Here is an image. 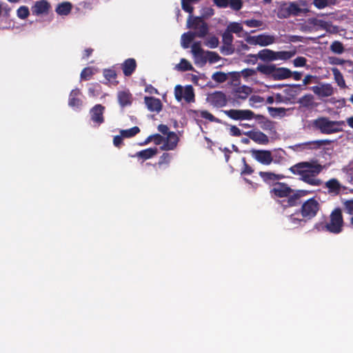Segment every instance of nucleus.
I'll list each match as a JSON object with an SVG mask.
<instances>
[{
	"label": "nucleus",
	"mask_w": 353,
	"mask_h": 353,
	"mask_svg": "<svg viewBox=\"0 0 353 353\" xmlns=\"http://www.w3.org/2000/svg\"><path fill=\"white\" fill-rule=\"evenodd\" d=\"M259 175L263 179V181L268 184H272L275 182H279V180L283 179L285 178L284 175L280 174H274L271 172H263L261 171L259 172Z\"/></svg>",
	"instance_id": "22"
},
{
	"label": "nucleus",
	"mask_w": 353,
	"mask_h": 353,
	"mask_svg": "<svg viewBox=\"0 0 353 353\" xmlns=\"http://www.w3.org/2000/svg\"><path fill=\"white\" fill-rule=\"evenodd\" d=\"M252 92V88L248 86H241L238 88L233 94V104L239 103V100H245Z\"/></svg>",
	"instance_id": "20"
},
{
	"label": "nucleus",
	"mask_w": 353,
	"mask_h": 353,
	"mask_svg": "<svg viewBox=\"0 0 353 353\" xmlns=\"http://www.w3.org/2000/svg\"><path fill=\"white\" fill-rule=\"evenodd\" d=\"M254 118L258 121L263 130L270 132L275 131V122L269 120L262 114H254Z\"/></svg>",
	"instance_id": "21"
},
{
	"label": "nucleus",
	"mask_w": 353,
	"mask_h": 353,
	"mask_svg": "<svg viewBox=\"0 0 353 353\" xmlns=\"http://www.w3.org/2000/svg\"><path fill=\"white\" fill-rule=\"evenodd\" d=\"M207 54H208V58L206 57V59L211 63H216V62L219 61L221 59V57L218 54V53H216L215 52L208 51L207 52Z\"/></svg>",
	"instance_id": "54"
},
{
	"label": "nucleus",
	"mask_w": 353,
	"mask_h": 353,
	"mask_svg": "<svg viewBox=\"0 0 353 353\" xmlns=\"http://www.w3.org/2000/svg\"><path fill=\"white\" fill-rule=\"evenodd\" d=\"M228 6L234 11L240 10L243 7L242 0H228Z\"/></svg>",
	"instance_id": "49"
},
{
	"label": "nucleus",
	"mask_w": 353,
	"mask_h": 353,
	"mask_svg": "<svg viewBox=\"0 0 353 353\" xmlns=\"http://www.w3.org/2000/svg\"><path fill=\"white\" fill-rule=\"evenodd\" d=\"M145 103L150 112L159 113L162 110V103L159 99L153 97H145Z\"/></svg>",
	"instance_id": "18"
},
{
	"label": "nucleus",
	"mask_w": 353,
	"mask_h": 353,
	"mask_svg": "<svg viewBox=\"0 0 353 353\" xmlns=\"http://www.w3.org/2000/svg\"><path fill=\"white\" fill-rule=\"evenodd\" d=\"M301 85L299 84H293L292 85L288 86L286 89L283 90V93L285 94L287 98H289V101L292 99H294L298 95V89H300Z\"/></svg>",
	"instance_id": "32"
},
{
	"label": "nucleus",
	"mask_w": 353,
	"mask_h": 353,
	"mask_svg": "<svg viewBox=\"0 0 353 353\" xmlns=\"http://www.w3.org/2000/svg\"><path fill=\"white\" fill-rule=\"evenodd\" d=\"M244 23L250 28H259L262 26L263 22L256 19H248L245 20Z\"/></svg>",
	"instance_id": "56"
},
{
	"label": "nucleus",
	"mask_w": 353,
	"mask_h": 353,
	"mask_svg": "<svg viewBox=\"0 0 353 353\" xmlns=\"http://www.w3.org/2000/svg\"><path fill=\"white\" fill-rule=\"evenodd\" d=\"M244 134L258 144L267 145L269 143L268 137L261 131L250 130Z\"/></svg>",
	"instance_id": "16"
},
{
	"label": "nucleus",
	"mask_w": 353,
	"mask_h": 353,
	"mask_svg": "<svg viewBox=\"0 0 353 353\" xmlns=\"http://www.w3.org/2000/svg\"><path fill=\"white\" fill-rule=\"evenodd\" d=\"M289 6L292 16H300L309 12L308 3L305 0H297L290 2Z\"/></svg>",
	"instance_id": "11"
},
{
	"label": "nucleus",
	"mask_w": 353,
	"mask_h": 353,
	"mask_svg": "<svg viewBox=\"0 0 353 353\" xmlns=\"http://www.w3.org/2000/svg\"><path fill=\"white\" fill-rule=\"evenodd\" d=\"M332 141L329 139L316 140L312 141L305 142L301 144L304 149H319L323 145H330Z\"/></svg>",
	"instance_id": "26"
},
{
	"label": "nucleus",
	"mask_w": 353,
	"mask_h": 353,
	"mask_svg": "<svg viewBox=\"0 0 353 353\" xmlns=\"http://www.w3.org/2000/svg\"><path fill=\"white\" fill-rule=\"evenodd\" d=\"M275 101L277 103H288L289 102V98H287L285 96H283L280 93H276L275 94Z\"/></svg>",
	"instance_id": "64"
},
{
	"label": "nucleus",
	"mask_w": 353,
	"mask_h": 353,
	"mask_svg": "<svg viewBox=\"0 0 353 353\" xmlns=\"http://www.w3.org/2000/svg\"><path fill=\"white\" fill-rule=\"evenodd\" d=\"M184 89L181 85H177L174 88V96L178 101H181L183 99Z\"/></svg>",
	"instance_id": "55"
},
{
	"label": "nucleus",
	"mask_w": 353,
	"mask_h": 353,
	"mask_svg": "<svg viewBox=\"0 0 353 353\" xmlns=\"http://www.w3.org/2000/svg\"><path fill=\"white\" fill-rule=\"evenodd\" d=\"M206 101L214 108L225 107L228 103V99L225 93L221 91H214L209 94Z\"/></svg>",
	"instance_id": "8"
},
{
	"label": "nucleus",
	"mask_w": 353,
	"mask_h": 353,
	"mask_svg": "<svg viewBox=\"0 0 353 353\" xmlns=\"http://www.w3.org/2000/svg\"><path fill=\"white\" fill-rule=\"evenodd\" d=\"M320 208V203L313 197L307 199L302 204L300 212L303 218L312 219L316 216Z\"/></svg>",
	"instance_id": "6"
},
{
	"label": "nucleus",
	"mask_w": 353,
	"mask_h": 353,
	"mask_svg": "<svg viewBox=\"0 0 353 353\" xmlns=\"http://www.w3.org/2000/svg\"><path fill=\"white\" fill-rule=\"evenodd\" d=\"M245 41L251 45L268 46L275 43L276 37L274 35L263 33L257 36H248Z\"/></svg>",
	"instance_id": "7"
},
{
	"label": "nucleus",
	"mask_w": 353,
	"mask_h": 353,
	"mask_svg": "<svg viewBox=\"0 0 353 353\" xmlns=\"http://www.w3.org/2000/svg\"><path fill=\"white\" fill-rule=\"evenodd\" d=\"M296 54V51H279L276 52V60L281 59V60H288L291 59L292 57H294Z\"/></svg>",
	"instance_id": "43"
},
{
	"label": "nucleus",
	"mask_w": 353,
	"mask_h": 353,
	"mask_svg": "<svg viewBox=\"0 0 353 353\" xmlns=\"http://www.w3.org/2000/svg\"><path fill=\"white\" fill-rule=\"evenodd\" d=\"M314 97L311 94H307L299 99L298 103L303 107L309 108L313 104Z\"/></svg>",
	"instance_id": "40"
},
{
	"label": "nucleus",
	"mask_w": 353,
	"mask_h": 353,
	"mask_svg": "<svg viewBox=\"0 0 353 353\" xmlns=\"http://www.w3.org/2000/svg\"><path fill=\"white\" fill-rule=\"evenodd\" d=\"M72 8L71 3L63 2L57 6L56 12L59 15H68L71 12Z\"/></svg>",
	"instance_id": "33"
},
{
	"label": "nucleus",
	"mask_w": 353,
	"mask_h": 353,
	"mask_svg": "<svg viewBox=\"0 0 353 353\" xmlns=\"http://www.w3.org/2000/svg\"><path fill=\"white\" fill-rule=\"evenodd\" d=\"M171 159V155L169 153L165 152L163 153L159 161V164H168Z\"/></svg>",
	"instance_id": "62"
},
{
	"label": "nucleus",
	"mask_w": 353,
	"mask_h": 353,
	"mask_svg": "<svg viewBox=\"0 0 353 353\" xmlns=\"http://www.w3.org/2000/svg\"><path fill=\"white\" fill-rule=\"evenodd\" d=\"M323 168L317 161H311L297 163L289 170L293 174L299 176L303 182L312 186H320L323 182L318 176Z\"/></svg>",
	"instance_id": "2"
},
{
	"label": "nucleus",
	"mask_w": 353,
	"mask_h": 353,
	"mask_svg": "<svg viewBox=\"0 0 353 353\" xmlns=\"http://www.w3.org/2000/svg\"><path fill=\"white\" fill-rule=\"evenodd\" d=\"M292 77V71L287 68H276L273 74L274 80H283Z\"/></svg>",
	"instance_id": "25"
},
{
	"label": "nucleus",
	"mask_w": 353,
	"mask_h": 353,
	"mask_svg": "<svg viewBox=\"0 0 353 353\" xmlns=\"http://www.w3.org/2000/svg\"><path fill=\"white\" fill-rule=\"evenodd\" d=\"M325 188L327 189L328 194L332 196H338L340 194L342 190L346 189L336 178H332L327 181L325 183Z\"/></svg>",
	"instance_id": "13"
},
{
	"label": "nucleus",
	"mask_w": 353,
	"mask_h": 353,
	"mask_svg": "<svg viewBox=\"0 0 353 353\" xmlns=\"http://www.w3.org/2000/svg\"><path fill=\"white\" fill-rule=\"evenodd\" d=\"M275 65H259L256 68V70L264 74L265 75H271L273 78V74L274 72Z\"/></svg>",
	"instance_id": "36"
},
{
	"label": "nucleus",
	"mask_w": 353,
	"mask_h": 353,
	"mask_svg": "<svg viewBox=\"0 0 353 353\" xmlns=\"http://www.w3.org/2000/svg\"><path fill=\"white\" fill-rule=\"evenodd\" d=\"M123 72L125 77H130L137 68L136 60L133 58L125 59L121 65Z\"/></svg>",
	"instance_id": "23"
},
{
	"label": "nucleus",
	"mask_w": 353,
	"mask_h": 353,
	"mask_svg": "<svg viewBox=\"0 0 353 353\" xmlns=\"http://www.w3.org/2000/svg\"><path fill=\"white\" fill-rule=\"evenodd\" d=\"M307 59L303 57H298L293 60V64L295 67H303L306 65Z\"/></svg>",
	"instance_id": "60"
},
{
	"label": "nucleus",
	"mask_w": 353,
	"mask_h": 353,
	"mask_svg": "<svg viewBox=\"0 0 353 353\" xmlns=\"http://www.w3.org/2000/svg\"><path fill=\"white\" fill-rule=\"evenodd\" d=\"M81 92L79 88L73 89L69 95L68 105L71 108H79L83 104V101L80 98Z\"/></svg>",
	"instance_id": "19"
},
{
	"label": "nucleus",
	"mask_w": 353,
	"mask_h": 353,
	"mask_svg": "<svg viewBox=\"0 0 353 353\" xmlns=\"http://www.w3.org/2000/svg\"><path fill=\"white\" fill-rule=\"evenodd\" d=\"M50 9V4L47 0L37 1L31 7L32 14L39 16L48 14Z\"/></svg>",
	"instance_id": "14"
},
{
	"label": "nucleus",
	"mask_w": 353,
	"mask_h": 353,
	"mask_svg": "<svg viewBox=\"0 0 353 353\" xmlns=\"http://www.w3.org/2000/svg\"><path fill=\"white\" fill-rule=\"evenodd\" d=\"M222 41L223 44H232L233 41V36L232 34L229 32L228 30H226L222 36Z\"/></svg>",
	"instance_id": "57"
},
{
	"label": "nucleus",
	"mask_w": 353,
	"mask_h": 353,
	"mask_svg": "<svg viewBox=\"0 0 353 353\" xmlns=\"http://www.w3.org/2000/svg\"><path fill=\"white\" fill-rule=\"evenodd\" d=\"M276 16L279 19H287L291 17L290 9L289 6V3H283L279 6L278 8V10L276 12Z\"/></svg>",
	"instance_id": "31"
},
{
	"label": "nucleus",
	"mask_w": 353,
	"mask_h": 353,
	"mask_svg": "<svg viewBox=\"0 0 353 353\" xmlns=\"http://www.w3.org/2000/svg\"><path fill=\"white\" fill-rule=\"evenodd\" d=\"M88 92L90 97H97L101 93V87L97 83H91L88 87Z\"/></svg>",
	"instance_id": "38"
},
{
	"label": "nucleus",
	"mask_w": 353,
	"mask_h": 353,
	"mask_svg": "<svg viewBox=\"0 0 353 353\" xmlns=\"http://www.w3.org/2000/svg\"><path fill=\"white\" fill-rule=\"evenodd\" d=\"M242 161L243 162V168L241 170V174L244 175L252 174L254 172V170L252 169V168L246 163L245 158H243Z\"/></svg>",
	"instance_id": "58"
},
{
	"label": "nucleus",
	"mask_w": 353,
	"mask_h": 353,
	"mask_svg": "<svg viewBox=\"0 0 353 353\" xmlns=\"http://www.w3.org/2000/svg\"><path fill=\"white\" fill-rule=\"evenodd\" d=\"M212 79L217 83H223L225 81H227L228 75H227V74H225L223 72L219 71V72H214L212 74Z\"/></svg>",
	"instance_id": "48"
},
{
	"label": "nucleus",
	"mask_w": 353,
	"mask_h": 353,
	"mask_svg": "<svg viewBox=\"0 0 353 353\" xmlns=\"http://www.w3.org/2000/svg\"><path fill=\"white\" fill-rule=\"evenodd\" d=\"M345 210L349 214H353V200H347L343 202Z\"/></svg>",
	"instance_id": "61"
},
{
	"label": "nucleus",
	"mask_w": 353,
	"mask_h": 353,
	"mask_svg": "<svg viewBox=\"0 0 353 353\" xmlns=\"http://www.w3.org/2000/svg\"><path fill=\"white\" fill-rule=\"evenodd\" d=\"M188 27L195 30L194 33L196 37L204 38L209 31L208 26L203 19L202 17H190L188 19Z\"/></svg>",
	"instance_id": "5"
},
{
	"label": "nucleus",
	"mask_w": 353,
	"mask_h": 353,
	"mask_svg": "<svg viewBox=\"0 0 353 353\" xmlns=\"http://www.w3.org/2000/svg\"><path fill=\"white\" fill-rule=\"evenodd\" d=\"M196 37L193 32L189 31L183 33L181 38V44L184 49L190 47V43L193 41L194 38Z\"/></svg>",
	"instance_id": "30"
},
{
	"label": "nucleus",
	"mask_w": 353,
	"mask_h": 353,
	"mask_svg": "<svg viewBox=\"0 0 353 353\" xmlns=\"http://www.w3.org/2000/svg\"><path fill=\"white\" fill-rule=\"evenodd\" d=\"M250 105L252 107H254L256 103H261L264 101V99L259 95H252L250 97Z\"/></svg>",
	"instance_id": "59"
},
{
	"label": "nucleus",
	"mask_w": 353,
	"mask_h": 353,
	"mask_svg": "<svg viewBox=\"0 0 353 353\" xmlns=\"http://www.w3.org/2000/svg\"><path fill=\"white\" fill-rule=\"evenodd\" d=\"M93 75V71L91 68H85L81 72V79L83 80H88Z\"/></svg>",
	"instance_id": "52"
},
{
	"label": "nucleus",
	"mask_w": 353,
	"mask_h": 353,
	"mask_svg": "<svg viewBox=\"0 0 353 353\" xmlns=\"http://www.w3.org/2000/svg\"><path fill=\"white\" fill-rule=\"evenodd\" d=\"M259 59L263 61H272L276 60V52L270 49H263L257 54Z\"/></svg>",
	"instance_id": "28"
},
{
	"label": "nucleus",
	"mask_w": 353,
	"mask_h": 353,
	"mask_svg": "<svg viewBox=\"0 0 353 353\" xmlns=\"http://www.w3.org/2000/svg\"><path fill=\"white\" fill-rule=\"evenodd\" d=\"M219 39L215 36H212L205 42V46L210 48H215L219 45Z\"/></svg>",
	"instance_id": "51"
},
{
	"label": "nucleus",
	"mask_w": 353,
	"mask_h": 353,
	"mask_svg": "<svg viewBox=\"0 0 353 353\" xmlns=\"http://www.w3.org/2000/svg\"><path fill=\"white\" fill-rule=\"evenodd\" d=\"M344 121H331L327 117H320L314 121V126L322 134H330L343 131Z\"/></svg>",
	"instance_id": "4"
},
{
	"label": "nucleus",
	"mask_w": 353,
	"mask_h": 353,
	"mask_svg": "<svg viewBox=\"0 0 353 353\" xmlns=\"http://www.w3.org/2000/svg\"><path fill=\"white\" fill-rule=\"evenodd\" d=\"M103 75L105 79L109 81L114 80L117 78V72L112 69H105L103 71Z\"/></svg>",
	"instance_id": "50"
},
{
	"label": "nucleus",
	"mask_w": 353,
	"mask_h": 353,
	"mask_svg": "<svg viewBox=\"0 0 353 353\" xmlns=\"http://www.w3.org/2000/svg\"><path fill=\"white\" fill-rule=\"evenodd\" d=\"M312 90L315 94L323 97H330L333 94V88L330 84L315 85L312 88Z\"/></svg>",
	"instance_id": "24"
},
{
	"label": "nucleus",
	"mask_w": 353,
	"mask_h": 353,
	"mask_svg": "<svg viewBox=\"0 0 353 353\" xmlns=\"http://www.w3.org/2000/svg\"><path fill=\"white\" fill-rule=\"evenodd\" d=\"M105 110V106L101 104H97L90 110V120L95 125L99 126L104 123Z\"/></svg>",
	"instance_id": "10"
},
{
	"label": "nucleus",
	"mask_w": 353,
	"mask_h": 353,
	"mask_svg": "<svg viewBox=\"0 0 353 353\" xmlns=\"http://www.w3.org/2000/svg\"><path fill=\"white\" fill-rule=\"evenodd\" d=\"M183 98L187 103L194 102L195 95L193 87L191 85L185 87Z\"/></svg>",
	"instance_id": "34"
},
{
	"label": "nucleus",
	"mask_w": 353,
	"mask_h": 353,
	"mask_svg": "<svg viewBox=\"0 0 353 353\" xmlns=\"http://www.w3.org/2000/svg\"><path fill=\"white\" fill-rule=\"evenodd\" d=\"M192 52L196 59V63H201L202 65H204L207 62L200 41H196L192 45Z\"/></svg>",
	"instance_id": "17"
},
{
	"label": "nucleus",
	"mask_w": 353,
	"mask_h": 353,
	"mask_svg": "<svg viewBox=\"0 0 353 353\" xmlns=\"http://www.w3.org/2000/svg\"><path fill=\"white\" fill-rule=\"evenodd\" d=\"M343 227L344 220L340 208H336L331 212L328 221L318 223L315 225V228L318 230L328 232L334 234H339L342 232Z\"/></svg>",
	"instance_id": "3"
},
{
	"label": "nucleus",
	"mask_w": 353,
	"mask_h": 353,
	"mask_svg": "<svg viewBox=\"0 0 353 353\" xmlns=\"http://www.w3.org/2000/svg\"><path fill=\"white\" fill-rule=\"evenodd\" d=\"M252 157L263 165H270L273 161V157L270 150H255L250 151Z\"/></svg>",
	"instance_id": "12"
},
{
	"label": "nucleus",
	"mask_w": 353,
	"mask_h": 353,
	"mask_svg": "<svg viewBox=\"0 0 353 353\" xmlns=\"http://www.w3.org/2000/svg\"><path fill=\"white\" fill-rule=\"evenodd\" d=\"M179 140V139L175 132H170L160 149L161 150H172L177 146Z\"/></svg>",
	"instance_id": "15"
},
{
	"label": "nucleus",
	"mask_w": 353,
	"mask_h": 353,
	"mask_svg": "<svg viewBox=\"0 0 353 353\" xmlns=\"http://www.w3.org/2000/svg\"><path fill=\"white\" fill-rule=\"evenodd\" d=\"M312 192L306 190H294L288 184L283 182L274 183L270 190V194L272 199H281L277 200V202L285 209L299 205L301 203V199Z\"/></svg>",
	"instance_id": "1"
},
{
	"label": "nucleus",
	"mask_w": 353,
	"mask_h": 353,
	"mask_svg": "<svg viewBox=\"0 0 353 353\" xmlns=\"http://www.w3.org/2000/svg\"><path fill=\"white\" fill-rule=\"evenodd\" d=\"M227 30L229 32H230L231 34L232 33H236V34L240 33L243 30V26L239 23L232 22L228 25V26L227 28Z\"/></svg>",
	"instance_id": "47"
},
{
	"label": "nucleus",
	"mask_w": 353,
	"mask_h": 353,
	"mask_svg": "<svg viewBox=\"0 0 353 353\" xmlns=\"http://www.w3.org/2000/svg\"><path fill=\"white\" fill-rule=\"evenodd\" d=\"M221 52L225 55H230L234 53V48L232 44L227 45L223 43V46L221 48Z\"/></svg>",
	"instance_id": "53"
},
{
	"label": "nucleus",
	"mask_w": 353,
	"mask_h": 353,
	"mask_svg": "<svg viewBox=\"0 0 353 353\" xmlns=\"http://www.w3.org/2000/svg\"><path fill=\"white\" fill-rule=\"evenodd\" d=\"M157 152L158 150L157 148H150L137 152L136 157L143 160H147L154 157Z\"/></svg>",
	"instance_id": "29"
},
{
	"label": "nucleus",
	"mask_w": 353,
	"mask_h": 353,
	"mask_svg": "<svg viewBox=\"0 0 353 353\" xmlns=\"http://www.w3.org/2000/svg\"><path fill=\"white\" fill-rule=\"evenodd\" d=\"M330 50L337 54H341L345 51L343 44L339 41H334L330 47Z\"/></svg>",
	"instance_id": "41"
},
{
	"label": "nucleus",
	"mask_w": 353,
	"mask_h": 353,
	"mask_svg": "<svg viewBox=\"0 0 353 353\" xmlns=\"http://www.w3.org/2000/svg\"><path fill=\"white\" fill-rule=\"evenodd\" d=\"M225 114L233 120H251L254 119V112L250 110H223Z\"/></svg>",
	"instance_id": "9"
},
{
	"label": "nucleus",
	"mask_w": 353,
	"mask_h": 353,
	"mask_svg": "<svg viewBox=\"0 0 353 353\" xmlns=\"http://www.w3.org/2000/svg\"><path fill=\"white\" fill-rule=\"evenodd\" d=\"M200 117L205 119L211 122H214L219 123H221V120L216 117H215L213 114L209 112L208 110H201L199 112Z\"/></svg>",
	"instance_id": "45"
},
{
	"label": "nucleus",
	"mask_w": 353,
	"mask_h": 353,
	"mask_svg": "<svg viewBox=\"0 0 353 353\" xmlns=\"http://www.w3.org/2000/svg\"><path fill=\"white\" fill-rule=\"evenodd\" d=\"M332 72L334 77V80L336 82L337 85L342 88L346 87L345 81L344 80L343 76L341 71L337 68H332Z\"/></svg>",
	"instance_id": "35"
},
{
	"label": "nucleus",
	"mask_w": 353,
	"mask_h": 353,
	"mask_svg": "<svg viewBox=\"0 0 353 353\" xmlns=\"http://www.w3.org/2000/svg\"><path fill=\"white\" fill-rule=\"evenodd\" d=\"M256 73V70L251 69V68H245L241 71V74L244 77H250L255 75Z\"/></svg>",
	"instance_id": "63"
},
{
	"label": "nucleus",
	"mask_w": 353,
	"mask_h": 353,
	"mask_svg": "<svg viewBox=\"0 0 353 353\" xmlns=\"http://www.w3.org/2000/svg\"><path fill=\"white\" fill-rule=\"evenodd\" d=\"M139 132V128L137 126H134L128 130H121L120 133L123 137L130 138L137 134Z\"/></svg>",
	"instance_id": "42"
},
{
	"label": "nucleus",
	"mask_w": 353,
	"mask_h": 353,
	"mask_svg": "<svg viewBox=\"0 0 353 353\" xmlns=\"http://www.w3.org/2000/svg\"><path fill=\"white\" fill-rule=\"evenodd\" d=\"M179 70L185 72L193 70V67L191 63L185 59H181L180 63L176 65Z\"/></svg>",
	"instance_id": "44"
},
{
	"label": "nucleus",
	"mask_w": 353,
	"mask_h": 353,
	"mask_svg": "<svg viewBox=\"0 0 353 353\" xmlns=\"http://www.w3.org/2000/svg\"><path fill=\"white\" fill-rule=\"evenodd\" d=\"M268 110L272 117H283L285 115L286 110L285 108H273L268 107Z\"/></svg>",
	"instance_id": "39"
},
{
	"label": "nucleus",
	"mask_w": 353,
	"mask_h": 353,
	"mask_svg": "<svg viewBox=\"0 0 353 353\" xmlns=\"http://www.w3.org/2000/svg\"><path fill=\"white\" fill-rule=\"evenodd\" d=\"M17 15L21 19H26L30 15L29 8L26 6H20L17 10Z\"/></svg>",
	"instance_id": "46"
},
{
	"label": "nucleus",
	"mask_w": 353,
	"mask_h": 353,
	"mask_svg": "<svg viewBox=\"0 0 353 353\" xmlns=\"http://www.w3.org/2000/svg\"><path fill=\"white\" fill-rule=\"evenodd\" d=\"M337 0H313V3L318 9H323L327 6L336 5Z\"/></svg>",
	"instance_id": "37"
},
{
	"label": "nucleus",
	"mask_w": 353,
	"mask_h": 353,
	"mask_svg": "<svg viewBox=\"0 0 353 353\" xmlns=\"http://www.w3.org/2000/svg\"><path fill=\"white\" fill-rule=\"evenodd\" d=\"M118 101L121 107L130 105L132 102V96L128 91H121L118 93Z\"/></svg>",
	"instance_id": "27"
}]
</instances>
